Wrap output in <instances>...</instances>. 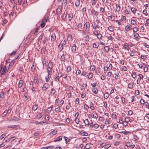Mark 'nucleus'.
Returning a JSON list of instances; mask_svg holds the SVG:
<instances>
[{"instance_id": "35", "label": "nucleus", "mask_w": 149, "mask_h": 149, "mask_svg": "<svg viewBox=\"0 0 149 149\" xmlns=\"http://www.w3.org/2000/svg\"><path fill=\"white\" fill-rule=\"evenodd\" d=\"M99 45L98 43H94L93 45V47L95 48H97L98 47Z\"/></svg>"}, {"instance_id": "27", "label": "nucleus", "mask_w": 149, "mask_h": 149, "mask_svg": "<svg viewBox=\"0 0 149 149\" xmlns=\"http://www.w3.org/2000/svg\"><path fill=\"white\" fill-rule=\"evenodd\" d=\"M91 143H87L85 146V148L86 149H89L91 147Z\"/></svg>"}, {"instance_id": "6", "label": "nucleus", "mask_w": 149, "mask_h": 149, "mask_svg": "<svg viewBox=\"0 0 149 149\" xmlns=\"http://www.w3.org/2000/svg\"><path fill=\"white\" fill-rule=\"evenodd\" d=\"M49 86V85L47 83H45L42 88V90L44 91H45L48 88Z\"/></svg>"}, {"instance_id": "36", "label": "nucleus", "mask_w": 149, "mask_h": 149, "mask_svg": "<svg viewBox=\"0 0 149 149\" xmlns=\"http://www.w3.org/2000/svg\"><path fill=\"white\" fill-rule=\"evenodd\" d=\"M133 30L134 33H136L139 31V28L136 27H135L133 28Z\"/></svg>"}, {"instance_id": "7", "label": "nucleus", "mask_w": 149, "mask_h": 149, "mask_svg": "<svg viewBox=\"0 0 149 149\" xmlns=\"http://www.w3.org/2000/svg\"><path fill=\"white\" fill-rule=\"evenodd\" d=\"M131 27L132 26L130 24H128L125 26V29L126 31H128L130 30V28H131Z\"/></svg>"}, {"instance_id": "47", "label": "nucleus", "mask_w": 149, "mask_h": 149, "mask_svg": "<svg viewBox=\"0 0 149 149\" xmlns=\"http://www.w3.org/2000/svg\"><path fill=\"white\" fill-rule=\"evenodd\" d=\"M93 103L92 102H91L90 108L92 110H94L95 109V107L93 106Z\"/></svg>"}, {"instance_id": "14", "label": "nucleus", "mask_w": 149, "mask_h": 149, "mask_svg": "<svg viewBox=\"0 0 149 149\" xmlns=\"http://www.w3.org/2000/svg\"><path fill=\"white\" fill-rule=\"evenodd\" d=\"M23 81L22 80H20L18 83V86L19 88H21L23 84Z\"/></svg>"}, {"instance_id": "41", "label": "nucleus", "mask_w": 149, "mask_h": 149, "mask_svg": "<svg viewBox=\"0 0 149 149\" xmlns=\"http://www.w3.org/2000/svg\"><path fill=\"white\" fill-rule=\"evenodd\" d=\"M131 10L134 14H135V13L136 11L135 8L134 7H132L131 8Z\"/></svg>"}, {"instance_id": "45", "label": "nucleus", "mask_w": 149, "mask_h": 149, "mask_svg": "<svg viewBox=\"0 0 149 149\" xmlns=\"http://www.w3.org/2000/svg\"><path fill=\"white\" fill-rule=\"evenodd\" d=\"M109 19L110 20L112 21H113L114 19V17L112 15H111L109 16Z\"/></svg>"}, {"instance_id": "48", "label": "nucleus", "mask_w": 149, "mask_h": 149, "mask_svg": "<svg viewBox=\"0 0 149 149\" xmlns=\"http://www.w3.org/2000/svg\"><path fill=\"white\" fill-rule=\"evenodd\" d=\"M131 76L133 78H135L136 77V72H133L131 74Z\"/></svg>"}, {"instance_id": "20", "label": "nucleus", "mask_w": 149, "mask_h": 149, "mask_svg": "<svg viewBox=\"0 0 149 149\" xmlns=\"http://www.w3.org/2000/svg\"><path fill=\"white\" fill-rule=\"evenodd\" d=\"M124 47L125 49L128 50L130 49L128 44L127 43H125L124 44Z\"/></svg>"}, {"instance_id": "28", "label": "nucleus", "mask_w": 149, "mask_h": 149, "mask_svg": "<svg viewBox=\"0 0 149 149\" xmlns=\"http://www.w3.org/2000/svg\"><path fill=\"white\" fill-rule=\"evenodd\" d=\"M46 50V47H42L41 49V53L42 54H44L45 53V52Z\"/></svg>"}, {"instance_id": "3", "label": "nucleus", "mask_w": 149, "mask_h": 149, "mask_svg": "<svg viewBox=\"0 0 149 149\" xmlns=\"http://www.w3.org/2000/svg\"><path fill=\"white\" fill-rule=\"evenodd\" d=\"M71 51L73 53H76L77 52V47L76 45L74 44L71 47Z\"/></svg>"}, {"instance_id": "44", "label": "nucleus", "mask_w": 149, "mask_h": 149, "mask_svg": "<svg viewBox=\"0 0 149 149\" xmlns=\"http://www.w3.org/2000/svg\"><path fill=\"white\" fill-rule=\"evenodd\" d=\"M126 20V18L125 17L123 16L122 17H121V19H120V21H122L123 20H124V21H125Z\"/></svg>"}, {"instance_id": "34", "label": "nucleus", "mask_w": 149, "mask_h": 149, "mask_svg": "<svg viewBox=\"0 0 149 149\" xmlns=\"http://www.w3.org/2000/svg\"><path fill=\"white\" fill-rule=\"evenodd\" d=\"M57 131H55V130H53L52 132H51L50 134L52 136H53L54 135H55L57 133Z\"/></svg>"}, {"instance_id": "29", "label": "nucleus", "mask_w": 149, "mask_h": 149, "mask_svg": "<svg viewBox=\"0 0 149 149\" xmlns=\"http://www.w3.org/2000/svg\"><path fill=\"white\" fill-rule=\"evenodd\" d=\"M38 107V105L36 104L33 106L32 109L33 111H35L37 109Z\"/></svg>"}, {"instance_id": "38", "label": "nucleus", "mask_w": 149, "mask_h": 149, "mask_svg": "<svg viewBox=\"0 0 149 149\" xmlns=\"http://www.w3.org/2000/svg\"><path fill=\"white\" fill-rule=\"evenodd\" d=\"M100 11L101 13H104L105 12V9L104 8L101 7L100 8Z\"/></svg>"}, {"instance_id": "10", "label": "nucleus", "mask_w": 149, "mask_h": 149, "mask_svg": "<svg viewBox=\"0 0 149 149\" xmlns=\"http://www.w3.org/2000/svg\"><path fill=\"white\" fill-rule=\"evenodd\" d=\"M66 41L65 40H64L62 44H61V47H60V51H61L63 49V45H65V44H66Z\"/></svg>"}, {"instance_id": "15", "label": "nucleus", "mask_w": 149, "mask_h": 149, "mask_svg": "<svg viewBox=\"0 0 149 149\" xmlns=\"http://www.w3.org/2000/svg\"><path fill=\"white\" fill-rule=\"evenodd\" d=\"M86 120H87V125H88V126H90L91 128H92L93 126V123L92 122L90 123H89V121H88V119H86Z\"/></svg>"}, {"instance_id": "17", "label": "nucleus", "mask_w": 149, "mask_h": 149, "mask_svg": "<svg viewBox=\"0 0 149 149\" xmlns=\"http://www.w3.org/2000/svg\"><path fill=\"white\" fill-rule=\"evenodd\" d=\"M43 19H44V20L45 21V22H47L50 19V17H47V16L45 15L43 18Z\"/></svg>"}, {"instance_id": "54", "label": "nucleus", "mask_w": 149, "mask_h": 149, "mask_svg": "<svg viewBox=\"0 0 149 149\" xmlns=\"http://www.w3.org/2000/svg\"><path fill=\"white\" fill-rule=\"evenodd\" d=\"M55 146H49L47 147V149H53L55 148Z\"/></svg>"}, {"instance_id": "56", "label": "nucleus", "mask_w": 149, "mask_h": 149, "mask_svg": "<svg viewBox=\"0 0 149 149\" xmlns=\"http://www.w3.org/2000/svg\"><path fill=\"white\" fill-rule=\"evenodd\" d=\"M135 53V51H133V50L132 51H131V52H130V55L132 56H134V54Z\"/></svg>"}, {"instance_id": "1", "label": "nucleus", "mask_w": 149, "mask_h": 149, "mask_svg": "<svg viewBox=\"0 0 149 149\" xmlns=\"http://www.w3.org/2000/svg\"><path fill=\"white\" fill-rule=\"evenodd\" d=\"M52 63L50 61L48 64L47 68V72H52Z\"/></svg>"}, {"instance_id": "30", "label": "nucleus", "mask_w": 149, "mask_h": 149, "mask_svg": "<svg viewBox=\"0 0 149 149\" xmlns=\"http://www.w3.org/2000/svg\"><path fill=\"white\" fill-rule=\"evenodd\" d=\"M109 94L108 92L106 93L104 95V97L106 99L108 98L109 96Z\"/></svg>"}, {"instance_id": "9", "label": "nucleus", "mask_w": 149, "mask_h": 149, "mask_svg": "<svg viewBox=\"0 0 149 149\" xmlns=\"http://www.w3.org/2000/svg\"><path fill=\"white\" fill-rule=\"evenodd\" d=\"M51 40L52 41H54L55 40L56 38V34L55 33H53L51 35Z\"/></svg>"}, {"instance_id": "19", "label": "nucleus", "mask_w": 149, "mask_h": 149, "mask_svg": "<svg viewBox=\"0 0 149 149\" xmlns=\"http://www.w3.org/2000/svg\"><path fill=\"white\" fill-rule=\"evenodd\" d=\"M45 21L44 20V19H42L41 21V23L40 24V26L41 28H43L45 26Z\"/></svg>"}, {"instance_id": "16", "label": "nucleus", "mask_w": 149, "mask_h": 149, "mask_svg": "<svg viewBox=\"0 0 149 149\" xmlns=\"http://www.w3.org/2000/svg\"><path fill=\"white\" fill-rule=\"evenodd\" d=\"M116 11L118 12H119V11L120 10V6L119 5L117 4H116Z\"/></svg>"}, {"instance_id": "25", "label": "nucleus", "mask_w": 149, "mask_h": 149, "mask_svg": "<svg viewBox=\"0 0 149 149\" xmlns=\"http://www.w3.org/2000/svg\"><path fill=\"white\" fill-rule=\"evenodd\" d=\"M104 52H108L109 50V46H106L104 48Z\"/></svg>"}, {"instance_id": "23", "label": "nucleus", "mask_w": 149, "mask_h": 149, "mask_svg": "<svg viewBox=\"0 0 149 149\" xmlns=\"http://www.w3.org/2000/svg\"><path fill=\"white\" fill-rule=\"evenodd\" d=\"M56 91L55 90L54 88H52L51 89V91L50 93V94L51 95H53L55 93Z\"/></svg>"}, {"instance_id": "31", "label": "nucleus", "mask_w": 149, "mask_h": 149, "mask_svg": "<svg viewBox=\"0 0 149 149\" xmlns=\"http://www.w3.org/2000/svg\"><path fill=\"white\" fill-rule=\"evenodd\" d=\"M92 13L94 14L95 15L97 16L98 14V12L96 11L94 9H93L92 10Z\"/></svg>"}, {"instance_id": "24", "label": "nucleus", "mask_w": 149, "mask_h": 149, "mask_svg": "<svg viewBox=\"0 0 149 149\" xmlns=\"http://www.w3.org/2000/svg\"><path fill=\"white\" fill-rule=\"evenodd\" d=\"M73 17V13L69 14L68 16L69 21H71Z\"/></svg>"}, {"instance_id": "37", "label": "nucleus", "mask_w": 149, "mask_h": 149, "mask_svg": "<svg viewBox=\"0 0 149 149\" xmlns=\"http://www.w3.org/2000/svg\"><path fill=\"white\" fill-rule=\"evenodd\" d=\"M42 116V113H40L36 116V117L38 119H39L41 118Z\"/></svg>"}, {"instance_id": "50", "label": "nucleus", "mask_w": 149, "mask_h": 149, "mask_svg": "<svg viewBox=\"0 0 149 149\" xmlns=\"http://www.w3.org/2000/svg\"><path fill=\"white\" fill-rule=\"evenodd\" d=\"M65 54H66V52H65ZM66 55V54H65L64 53L61 56V58L62 60L64 61L65 60V56Z\"/></svg>"}, {"instance_id": "40", "label": "nucleus", "mask_w": 149, "mask_h": 149, "mask_svg": "<svg viewBox=\"0 0 149 149\" xmlns=\"http://www.w3.org/2000/svg\"><path fill=\"white\" fill-rule=\"evenodd\" d=\"M81 135L82 136H86L88 135V133L84 132H81Z\"/></svg>"}, {"instance_id": "51", "label": "nucleus", "mask_w": 149, "mask_h": 149, "mask_svg": "<svg viewBox=\"0 0 149 149\" xmlns=\"http://www.w3.org/2000/svg\"><path fill=\"white\" fill-rule=\"evenodd\" d=\"M82 26V24L80 23L77 25V28L80 29H81Z\"/></svg>"}, {"instance_id": "62", "label": "nucleus", "mask_w": 149, "mask_h": 149, "mask_svg": "<svg viewBox=\"0 0 149 149\" xmlns=\"http://www.w3.org/2000/svg\"><path fill=\"white\" fill-rule=\"evenodd\" d=\"M51 78V76H47V77L45 78V80L47 82L49 81L50 79Z\"/></svg>"}, {"instance_id": "58", "label": "nucleus", "mask_w": 149, "mask_h": 149, "mask_svg": "<svg viewBox=\"0 0 149 149\" xmlns=\"http://www.w3.org/2000/svg\"><path fill=\"white\" fill-rule=\"evenodd\" d=\"M60 107H58L57 108H56L55 109V111L56 112L58 113L60 112Z\"/></svg>"}, {"instance_id": "13", "label": "nucleus", "mask_w": 149, "mask_h": 149, "mask_svg": "<svg viewBox=\"0 0 149 149\" xmlns=\"http://www.w3.org/2000/svg\"><path fill=\"white\" fill-rule=\"evenodd\" d=\"M5 94V93L3 91L0 93V98L1 100H2Z\"/></svg>"}, {"instance_id": "49", "label": "nucleus", "mask_w": 149, "mask_h": 149, "mask_svg": "<svg viewBox=\"0 0 149 149\" xmlns=\"http://www.w3.org/2000/svg\"><path fill=\"white\" fill-rule=\"evenodd\" d=\"M42 65H43V68H44V65H45L46 63V59L45 58H44L43 59V60L42 61Z\"/></svg>"}, {"instance_id": "46", "label": "nucleus", "mask_w": 149, "mask_h": 149, "mask_svg": "<svg viewBox=\"0 0 149 149\" xmlns=\"http://www.w3.org/2000/svg\"><path fill=\"white\" fill-rule=\"evenodd\" d=\"M97 38L99 39H100L102 37V35L100 33L97 35Z\"/></svg>"}, {"instance_id": "2", "label": "nucleus", "mask_w": 149, "mask_h": 149, "mask_svg": "<svg viewBox=\"0 0 149 149\" xmlns=\"http://www.w3.org/2000/svg\"><path fill=\"white\" fill-rule=\"evenodd\" d=\"M84 28L86 31H89L90 30V23L88 22H86L84 25Z\"/></svg>"}, {"instance_id": "21", "label": "nucleus", "mask_w": 149, "mask_h": 149, "mask_svg": "<svg viewBox=\"0 0 149 149\" xmlns=\"http://www.w3.org/2000/svg\"><path fill=\"white\" fill-rule=\"evenodd\" d=\"M92 91L93 93L95 94H97V93L98 90L97 88H93L92 89Z\"/></svg>"}, {"instance_id": "12", "label": "nucleus", "mask_w": 149, "mask_h": 149, "mask_svg": "<svg viewBox=\"0 0 149 149\" xmlns=\"http://www.w3.org/2000/svg\"><path fill=\"white\" fill-rule=\"evenodd\" d=\"M62 139V136H59L57 137L56 140H54L53 141L54 142H56L58 141H61Z\"/></svg>"}, {"instance_id": "11", "label": "nucleus", "mask_w": 149, "mask_h": 149, "mask_svg": "<svg viewBox=\"0 0 149 149\" xmlns=\"http://www.w3.org/2000/svg\"><path fill=\"white\" fill-rule=\"evenodd\" d=\"M62 11V9L60 7H58L56 9V14L57 15L61 14Z\"/></svg>"}, {"instance_id": "33", "label": "nucleus", "mask_w": 149, "mask_h": 149, "mask_svg": "<svg viewBox=\"0 0 149 149\" xmlns=\"http://www.w3.org/2000/svg\"><path fill=\"white\" fill-rule=\"evenodd\" d=\"M93 117L94 118H96L97 117V113H96L95 111H93Z\"/></svg>"}, {"instance_id": "4", "label": "nucleus", "mask_w": 149, "mask_h": 149, "mask_svg": "<svg viewBox=\"0 0 149 149\" xmlns=\"http://www.w3.org/2000/svg\"><path fill=\"white\" fill-rule=\"evenodd\" d=\"M81 1V2L82 3L83 1V0H76L75 2V5L76 7H78L79 5L80 2Z\"/></svg>"}, {"instance_id": "52", "label": "nucleus", "mask_w": 149, "mask_h": 149, "mask_svg": "<svg viewBox=\"0 0 149 149\" xmlns=\"http://www.w3.org/2000/svg\"><path fill=\"white\" fill-rule=\"evenodd\" d=\"M71 70V68L70 66H68L67 68V72H70Z\"/></svg>"}, {"instance_id": "18", "label": "nucleus", "mask_w": 149, "mask_h": 149, "mask_svg": "<svg viewBox=\"0 0 149 149\" xmlns=\"http://www.w3.org/2000/svg\"><path fill=\"white\" fill-rule=\"evenodd\" d=\"M67 17V14L66 13H65V12L61 16V17L62 18V19L63 20L65 21V18H66Z\"/></svg>"}, {"instance_id": "61", "label": "nucleus", "mask_w": 149, "mask_h": 149, "mask_svg": "<svg viewBox=\"0 0 149 149\" xmlns=\"http://www.w3.org/2000/svg\"><path fill=\"white\" fill-rule=\"evenodd\" d=\"M136 23V22L135 20L133 19L131 20V23L133 25H134Z\"/></svg>"}, {"instance_id": "42", "label": "nucleus", "mask_w": 149, "mask_h": 149, "mask_svg": "<svg viewBox=\"0 0 149 149\" xmlns=\"http://www.w3.org/2000/svg\"><path fill=\"white\" fill-rule=\"evenodd\" d=\"M97 24L95 22L93 23L92 24V26L93 28L95 29H96L97 28Z\"/></svg>"}, {"instance_id": "43", "label": "nucleus", "mask_w": 149, "mask_h": 149, "mask_svg": "<svg viewBox=\"0 0 149 149\" xmlns=\"http://www.w3.org/2000/svg\"><path fill=\"white\" fill-rule=\"evenodd\" d=\"M15 62V61L14 60H12L10 63L9 65V66H13L14 65Z\"/></svg>"}, {"instance_id": "26", "label": "nucleus", "mask_w": 149, "mask_h": 149, "mask_svg": "<svg viewBox=\"0 0 149 149\" xmlns=\"http://www.w3.org/2000/svg\"><path fill=\"white\" fill-rule=\"evenodd\" d=\"M134 38L136 39H138L139 37V34L137 33H134Z\"/></svg>"}, {"instance_id": "22", "label": "nucleus", "mask_w": 149, "mask_h": 149, "mask_svg": "<svg viewBox=\"0 0 149 149\" xmlns=\"http://www.w3.org/2000/svg\"><path fill=\"white\" fill-rule=\"evenodd\" d=\"M133 82H131V83H130L128 84V88H132L133 87Z\"/></svg>"}, {"instance_id": "53", "label": "nucleus", "mask_w": 149, "mask_h": 149, "mask_svg": "<svg viewBox=\"0 0 149 149\" xmlns=\"http://www.w3.org/2000/svg\"><path fill=\"white\" fill-rule=\"evenodd\" d=\"M90 68L91 71H94L95 69V66L94 65H91V66Z\"/></svg>"}, {"instance_id": "57", "label": "nucleus", "mask_w": 149, "mask_h": 149, "mask_svg": "<svg viewBox=\"0 0 149 149\" xmlns=\"http://www.w3.org/2000/svg\"><path fill=\"white\" fill-rule=\"evenodd\" d=\"M79 98H77L76 99L75 103V104H79Z\"/></svg>"}, {"instance_id": "63", "label": "nucleus", "mask_w": 149, "mask_h": 149, "mask_svg": "<svg viewBox=\"0 0 149 149\" xmlns=\"http://www.w3.org/2000/svg\"><path fill=\"white\" fill-rule=\"evenodd\" d=\"M149 24V19H148L146 20V23L145 24V26H148Z\"/></svg>"}, {"instance_id": "60", "label": "nucleus", "mask_w": 149, "mask_h": 149, "mask_svg": "<svg viewBox=\"0 0 149 149\" xmlns=\"http://www.w3.org/2000/svg\"><path fill=\"white\" fill-rule=\"evenodd\" d=\"M110 146L111 145L109 144H108L105 145V146L104 147V149H108Z\"/></svg>"}, {"instance_id": "59", "label": "nucleus", "mask_w": 149, "mask_h": 149, "mask_svg": "<svg viewBox=\"0 0 149 149\" xmlns=\"http://www.w3.org/2000/svg\"><path fill=\"white\" fill-rule=\"evenodd\" d=\"M40 26H38L35 29V30L34 33V34H35L36 33H37L38 32V30L40 29Z\"/></svg>"}, {"instance_id": "64", "label": "nucleus", "mask_w": 149, "mask_h": 149, "mask_svg": "<svg viewBox=\"0 0 149 149\" xmlns=\"http://www.w3.org/2000/svg\"><path fill=\"white\" fill-rule=\"evenodd\" d=\"M140 103H141V104H144L145 102V101H144V100L142 98H141L140 100Z\"/></svg>"}, {"instance_id": "39", "label": "nucleus", "mask_w": 149, "mask_h": 149, "mask_svg": "<svg viewBox=\"0 0 149 149\" xmlns=\"http://www.w3.org/2000/svg\"><path fill=\"white\" fill-rule=\"evenodd\" d=\"M108 29L110 31H113L114 30V29L112 26H110L108 27Z\"/></svg>"}, {"instance_id": "5", "label": "nucleus", "mask_w": 149, "mask_h": 149, "mask_svg": "<svg viewBox=\"0 0 149 149\" xmlns=\"http://www.w3.org/2000/svg\"><path fill=\"white\" fill-rule=\"evenodd\" d=\"M126 146L127 147H130L131 148H133L135 146L134 145H132L131 142H127Z\"/></svg>"}, {"instance_id": "32", "label": "nucleus", "mask_w": 149, "mask_h": 149, "mask_svg": "<svg viewBox=\"0 0 149 149\" xmlns=\"http://www.w3.org/2000/svg\"><path fill=\"white\" fill-rule=\"evenodd\" d=\"M119 123H120L122 124L123 125L125 126H127L128 124V122H125V121H122V122H120V120Z\"/></svg>"}, {"instance_id": "8", "label": "nucleus", "mask_w": 149, "mask_h": 149, "mask_svg": "<svg viewBox=\"0 0 149 149\" xmlns=\"http://www.w3.org/2000/svg\"><path fill=\"white\" fill-rule=\"evenodd\" d=\"M7 72L8 70H7V68H6V66H4L3 67V70L2 71L1 74V75L4 74Z\"/></svg>"}, {"instance_id": "55", "label": "nucleus", "mask_w": 149, "mask_h": 149, "mask_svg": "<svg viewBox=\"0 0 149 149\" xmlns=\"http://www.w3.org/2000/svg\"><path fill=\"white\" fill-rule=\"evenodd\" d=\"M63 138L65 139V143L66 144L67 143L69 142L68 138L65 136H64Z\"/></svg>"}]
</instances>
